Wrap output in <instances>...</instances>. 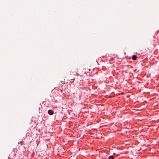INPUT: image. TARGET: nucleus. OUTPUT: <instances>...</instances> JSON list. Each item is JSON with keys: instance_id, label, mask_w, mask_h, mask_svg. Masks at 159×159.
Listing matches in <instances>:
<instances>
[{"instance_id": "obj_2", "label": "nucleus", "mask_w": 159, "mask_h": 159, "mask_svg": "<svg viewBox=\"0 0 159 159\" xmlns=\"http://www.w3.org/2000/svg\"><path fill=\"white\" fill-rule=\"evenodd\" d=\"M48 113L50 115H52L53 113V111L51 110H49L48 111Z\"/></svg>"}, {"instance_id": "obj_1", "label": "nucleus", "mask_w": 159, "mask_h": 159, "mask_svg": "<svg viewBox=\"0 0 159 159\" xmlns=\"http://www.w3.org/2000/svg\"><path fill=\"white\" fill-rule=\"evenodd\" d=\"M74 75H75L74 74L72 75L70 72V73L68 74L67 75L66 77V78H67L68 80H74V78H75L74 77Z\"/></svg>"}, {"instance_id": "obj_4", "label": "nucleus", "mask_w": 159, "mask_h": 159, "mask_svg": "<svg viewBox=\"0 0 159 159\" xmlns=\"http://www.w3.org/2000/svg\"><path fill=\"white\" fill-rule=\"evenodd\" d=\"M113 157L112 156H110L109 157V159H113Z\"/></svg>"}, {"instance_id": "obj_3", "label": "nucleus", "mask_w": 159, "mask_h": 159, "mask_svg": "<svg viewBox=\"0 0 159 159\" xmlns=\"http://www.w3.org/2000/svg\"><path fill=\"white\" fill-rule=\"evenodd\" d=\"M132 59L133 60H135L137 59V56L136 55H133L132 57Z\"/></svg>"}]
</instances>
